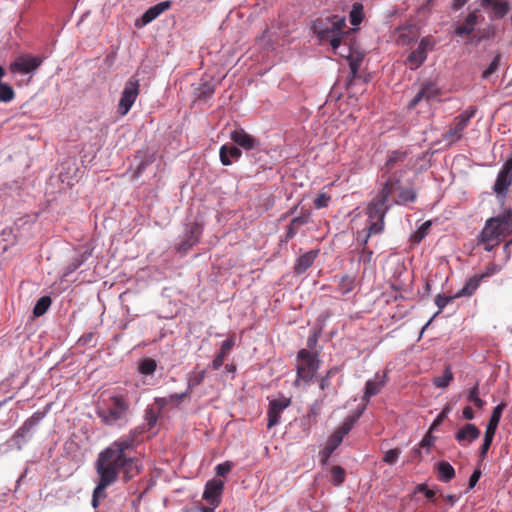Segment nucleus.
Returning <instances> with one entry per match:
<instances>
[{
	"instance_id": "48",
	"label": "nucleus",
	"mask_w": 512,
	"mask_h": 512,
	"mask_svg": "<svg viewBox=\"0 0 512 512\" xmlns=\"http://www.w3.org/2000/svg\"><path fill=\"white\" fill-rule=\"evenodd\" d=\"M370 221H371V223L368 227V234L363 241L364 245L367 244V241H368V238L370 237V235L380 233L384 227V220H370Z\"/></svg>"
},
{
	"instance_id": "12",
	"label": "nucleus",
	"mask_w": 512,
	"mask_h": 512,
	"mask_svg": "<svg viewBox=\"0 0 512 512\" xmlns=\"http://www.w3.org/2000/svg\"><path fill=\"white\" fill-rule=\"evenodd\" d=\"M42 64V59L38 56L23 54L18 56L9 65L11 73L29 74L36 71Z\"/></svg>"
},
{
	"instance_id": "63",
	"label": "nucleus",
	"mask_w": 512,
	"mask_h": 512,
	"mask_svg": "<svg viewBox=\"0 0 512 512\" xmlns=\"http://www.w3.org/2000/svg\"><path fill=\"white\" fill-rule=\"evenodd\" d=\"M333 452L334 451L328 448L327 446H325L324 449L320 451L321 463L323 465H326L328 463V460Z\"/></svg>"
},
{
	"instance_id": "31",
	"label": "nucleus",
	"mask_w": 512,
	"mask_h": 512,
	"mask_svg": "<svg viewBox=\"0 0 512 512\" xmlns=\"http://www.w3.org/2000/svg\"><path fill=\"white\" fill-rule=\"evenodd\" d=\"M187 396L188 391H185L183 393H174L167 397H157L155 398V404L161 411L169 405L178 406Z\"/></svg>"
},
{
	"instance_id": "23",
	"label": "nucleus",
	"mask_w": 512,
	"mask_h": 512,
	"mask_svg": "<svg viewBox=\"0 0 512 512\" xmlns=\"http://www.w3.org/2000/svg\"><path fill=\"white\" fill-rule=\"evenodd\" d=\"M230 138L234 143L245 150H252L260 146L259 140L248 134L244 129L232 131Z\"/></svg>"
},
{
	"instance_id": "7",
	"label": "nucleus",
	"mask_w": 512,
	"mask_h": 512,
	"mask_svg": "<svg viewBox=\"0 0 512 512\" xmlns=\"http://www.w3.org/2000/svg\"><path fill=\"white\" fill-rule=\"evenodd\" d=\"M140 93V81L136 75L131 76L125 84L118 103L117 111L121 116H125Z\"/></svg>"
},
{
	"instance_id": "14",
	"label": "nucleus",
	"mask_w": 512,
	"mask_h": 512,
	"mask_svg": "<svg viewBox=\"0 0 512 512\" xmlns=\"http://www.w3.org/2000/svg\"><path fill=\"white\" fill-rule=\"evenodd\" d=\"M408 151L407 150H391L388 151L386 162L382 168L384 173L392 174L396 173V171L393 172L394 169L400 168L402 166L406 167V169H410L412 167L411 161H408Z\"/></svg>"
},
{
	"instance_id": "33",
	"label": "nucleus",
	"mask_w": 512,
	"mask_h": 512,
	"mask_svg": "<svg viewBox=\"0 0 512 512\" xmlns=\"http://www.w3.org/2000/svg\"><path fill=\"white\" fill-rule=\"evenodd\" d=\"M506 408V403L501 402L492 411V415L486 427V434L495 435L497 427L499 425L503 410Z\"/></svg>"
},
{
	"instance_id": "24",
	"label": "nucleus",
	"mask_w": 512,
	"mask_h": 512,
	"mask_svg": "<svg viewBox=\"0 0 512 512\" xmlns=\"http://www.w3.org/2000/svg\"><path fill=\"white\" fill-rule=\"evenodd\" d=\"M492 274V271H486L485 273L481 275H475L467 280L465 285L462 289H460L456 294L455 297H470L472 296L477 288L479 287L481 280L485 277H488Z\"/></svg>"
},
{
	"instance_id": "45",
	"label": "nucleus",
	"mask_w": 512,
	"mask_h": 512,
	"mask_svg": "<svg viewBox=\"0 0 512 512\" xmlns=\"http://www.w3.org/2000/svg\"><path fill=\"white\" fill-rule=\"evenodd\" d=\"M157 368V363L152 358L144 359L139 366V372L143 375H152Z\"/></svg>"
},
{
	"instance_id": "44",
	"label": "nucleus",
	"mask_w": 512,
	"mask_h": 512,
	"mask_svg": "<svg viewBox=\"0 0 512 512\" xmlns=\"http://www.w3.org/2000/svg\"><path fill=\"white\" fill-rule=\"evenodd\" d=\"M51 305V298L49 296H42L35 304L33 314L36 317H40L46 313Z\"/></svg>"
},
{
	"instance_id": "8",
	"label": "nucleus",
	"mask_w": 512,
	"mask_h": 512,
	"mask_svg": "<svg viewBox=\"0 0 512 512\" xmlns=\"http://www.w3.org/2000/svg\"><path fill=\"white\" fill-rule=\"evenodd\" d=\"M475 107H469L457 117L454 118L449 129L445 133V139L450 142H456L463 136V131L467 128L469 121L476 114Z\"/></svg>"
},
{
	"instance_id": "62",
	"label": "nucleus",
	"mask_w": 512,
	"mask_h": 512,
	"mask_svg": "<svg viewBox=\"0 0 512 512\" xmlns=\"http://www.w3.org/2000/svg\"><path fill=\"white\" fill-rule=\"evenodd\" d=\"M435 438L431 436L429 433L426 434L423 439L421 440L419 446L421 448H426L429 452L430 447L433 445Z\"/></svg>"
},
{
	"instance_id": "53",
	"label": "nucleus",
	"mask_w": 512,
	"mask_h": 512,
	"mask_svg": "<svg viewBox=\"0 0 512 512\" xmlns=\"http://www.w3.org/2000/svg\"><path fill=\"white\" fill-rule=\"evenodd\" d=\"M450 412V408L449 407H445L439 414L438 416L435 418V420L433 421V423L431 424L430 428H429V433L433 430H435L439 425L442 424V422L446 419L448 413Z\"/></svg>"
},
{
	"instance_id": "55",
	"label": "nucleus",
	"mask_w": 512,
	"mask_h": 512,
	"mask_svg": "<svg viewBox=\"0 0 512 512\" xmlns=\"http://www.w3.org/2000/svg\"><path fill=\"white\" fill-rule=\"evenodd\" d=\"M493 438L494 436L493 435H489V434H486L484 435V440H483V443H482V446H481V449H480V456L482 458H484L492 444V441H493Z\"/></svg>"
},
{
	"instance_id": "52",
	"label": "nucleus",
	"mask_w": 512,
	"mask_h": 512,
	"mask_svg": "<svg viewBox=\"0 0 512 512\" xmlns=\"http://www.w3.org/2000/svg\"><path fill=\"white\" fill-rule=\"evenodd\" d=\"M331 196L327 193H320L314 200V205L317 209L325 208L328 206Z\"/></svg>"
},
{
	"instance_id": "47",
	"label": "nucleus",
	"mask_w": 512,
	"mask_h": 512,
	"mask_svg": "<svg viewBox=\"0 0 512 512\" xmlns=\"http://www.w3.org/2000/svg\"><path fill=\"white\" fill-rule=\"evenodd\" d=\"M15 93L13 88L5 83L0 85V101L7 103L14 99Z\"/></svg>"
},
{
	"instance_id": "58",
	"label": "nucleus",
	"mask_w": 512,
	"mask_h": 512,
	"mask_svg": "<svg viewBox=\"0 0 512 512\" xmlns=\"http://www.w3.org/2000/svg\"><path fill=\"white\" fill-rule=\"evenodd\" d=\"M320 411H321V404L319 402H315L309 408L307 416L309 418H313L314 422L316 423L317 422V418H318V416L320 414Z\"/></svg>"
},
{
	"instance_id": "36",
	"label": "nucleus",
	"mask_w": 512,
	"mask_h": 512,
	"mask_svg": "<svg viewBox=\"0 0 512 512\" xmlns=\"http://www.w3.org/2000/svg\"><path fill=\"white\" fill-rule=\"evenodd\" d=\"M483 7H492L494 16L503 18L509 11V4L506 1L482 0Z\"/></svg>"
},
{
	"instance_id": "13",
	"label": "nucleus",
	"mask_w": 512,
	"mask_h": 512,
	"mask_svg": "<svg viewBox=\"0 0 512 512\" xmlns=\"http://www.w3.org/2000/svg\"><path fill=\"white\" fill-rule=\"evenodd\" d=\"M360 414L349 415L346 417L333 434L328 438L326 445L328 448L335 451L339 445L342 443L343 438L352 430L355 423L358 421Z\"/></svg>"
},
{
	"instance_id": "26",
	"label": "nucleus",
	"mask_w": 512,
	"mask_h": 512,
	"mask_svg": "<svg viewBox=\"0 0 512 512\" xmlns=\"http://www.w3.org/2000/svg\"><path fill=\"white\" fill-rule=\"evenodd\" d=\"M311 212L306 210L302 211L297 217H294L287 227L286 241L291 240L297 234L299 228L308 223Z\"/></svg>"
},
{
	"instance_id": "25",
	"label": "nucleus",
	"mask_w": 512,
	"mask_h": 512,
	"mask_svg": "<svg viewBox=\"0 0 512 512\" xmlns=\"http://www.w3.org/2000/svg\"><path fill=\"white\" fill-rule=\"evenodd\" d=\"M480 430L474 424H466L455 434V439L460 443L464 442L471 443L480 436Z\"/></svg>"
},
{
	"instance_id": "46",
	"label": "nucleus",
	"mask_w": 512,
	"mask_h": 512,
	"mask_svg": "<svg viewBox=\"0 0 512 512\" xmlns=\"http://www.w3.org/2000/svg\"><path fill=\"white\" fill-rule=\"evenodd\" d=\"M345 470L341 466H333L331 468L332 483L335 486L341 485L345 481Z\"/></svg>"
},
{
	"instance_id": "54",
	"label": "nucleus",
	"mask_w": 512,
	"mask_h": 512,
	"mask_svg": "<svg viewBox=\"0 0 512 512\" xmlns=\"http://www.w3.org/2000/svg\"><path fill=\"white\" fill-rule=\"evenodd\" d=\"M232 469V463L226 461L224 463L218 464L215 468V472L217 476L225 477Z\"/></svg>"
},
{
	"instance_id": "64",
	"label": "nucleus",
	"mask_w": 512,
	"mask_h": 512,
	"mask_svg": "<svg viewBox=\"0 0 512 512\" xmlns=\"http://www.w3.org/2000/svg\"><path fill=\"white\" fill-rule=\"evenodd\" d=\"M421 460H422V452H421L420 448L412 449V451L410 452V455H409V461L414 462V461H421Z\"/></svg>"
},
{
	"instance_id": "18",
	"label": "nucleus",
	"mask_w": 512,
	"mask_h": 512,
	"mask_svg": "<svg viewBox=\"0 0 512 512\" xmlns=\"http://www.w3.org/2000/svg\"><path fill=\"white\" fill-rule=\"evenodd\" d=\"M171 6L172 2L169 0L157 3L156 5L147 9L145 13L135 21V26L137 28H142L146 26L147 24L155 20L157 17H159L162 13L170 9Z\"/></svg>"
},
{
	"instance_id": "19",
	"label": "nucleus",
	"mask_w": 512,
	"mask_h": 512,
	"mask_svg": "<svg viewBox=\"0 0 512 512\" xmlns=\"http://www.w3.org/2000/svg\"><path fill=\"white\" fill-rule=\"evenodd\" d=\"M397 175L400 176V179L406 172L405 169H399L396 170ZM416 199V193L412 188L403 187L400 184L399 189L393 191V195L390 198V204H398V205H404L408 202H413Z\"/></svg>"
},
{
	"instance_id": "28",
	"label": "nucleus",
	"mask_w": 512,
	"mask_h": 512,
	"mask_svg": "<svg viewBox=\"0 0 512 512\" xmlns=\"http://www.w3.org/2000/svg\"><path fill=\"white\" fill-rule=\"evenodd\" d=\"M241 155V150L236 146L222 145L219 150L220 161L224 166L231 165V159L237 161Z\"/></svg>"
},
{
	"instance_id": "17",
	"label": "nucleus",
	"mask_w": 512,
	"mask_h": 512,
	"mask_svg": "<svg viewBox=\"0 0 512 512\" xmlns=\"http://www.w3.org/2000/svg\"><path fill=\"white\" fill-rule=\"evenodd\" d=\"M201 235L202 226L199 223L193 222L188 224L186 227L185 238L181 243H179L177 250L179 252L186 253L199 242Z\"/></svg>"
},
{
	"instance_id": "30",
	"label": "nucleus",
	"mask_w": 512,
	"mask_h": 512,
	"mask_svg": "<svg viewBox=\"0 0 512 512\" xmlns=\"http://www.w3.org/2000/svg\"><path fill=\"white\" fill-rule=\"evenodd\" d=\"M216 85L213 81V79L210 80H204L201 79V82L199 83L198 87L194 89V96L199 100H206L215 92Z\"/></svg>"
},
{
	"instance_id": "1",
	"label": "nucleus",
	"mask_w": 512,
	"mask_h": 512,
	"mask_svg": "<svg viewBox=\"0 0 512 512\" xmlns=\"http://www.w3.org/2000/svg\"><path fill=\"white\" fill-rule=\"evenodd\" d=\"M135 447V438L130 435L112 442L102 450L95 461L97 476H103L115 483L120 472L123 473V480L128 482L141 472L139 459L130 456L128 451Z\"/></svg>"
},
{
	"instance_id": "50",
	"label": "nucleus",
	"mask_w": 512,
	"mask_h": 512,
	"mask_svg": "<svg viewBox=\"0 0 512 512\" xmlns=\"http://www.w3.org/2000/svg\"><path fill=\"white\" fill-rule=\"evenodd\" d=\"M468 401L472 402L479 409L483 408L485 405V401L479 397L478 385H475L472 389H470Z\"/></svg>"
},
{
	"instance_id": "59",
	"label": "nucleus",
	"mask_w": 512,
	"mask_h": 512,
	"mask_svg": "<svg viewBox=\"0 0 512 512\" xmlns=\"http://www.w3.org/2000/svg\"><path fill=\"white\" fill-rule=\"evenodd\" d=\"M145 419L147 421L148 426L151 428L156 425L158 420V414L153 411V409H147L145 413Z\"/></svg>"
},
{
	"instance_id": "21",
	"label": "nucleus",
	"mask_w": 512,
	"mask_h": 512,
	"mask_svg": "<svg viewBox=\"0 0 512 512\" xmlns=\"http://www.w3.org/2000/svg\"><path fill=\"white\" fill-rule=\"evenodd\" d=\"M41 417L39 414H33L30 418H28L23 425L16 430L13 435V441L18 449L22 448V445L27 441V436L31 432V430L39 423Z\"/></svg>"
},
{
	"instance_id": "41",
	"label": "nucleus",
	"mask_w": 512,
	"mask_h": 512,
	"mask_svg": "<svg viewBox=\"0 0 512 512\" xmlns=\"http://www.w3.org/2000/svg\"><path fill=\"white\" fill-rule=\"evenodd\" d=\"M453 378L454 376L450 366H446L443 375L433 379V384L438 388H445L450 384Z\"/></svg>"
},
{
	"instance_id": "35",
	"label": "nucleus",
	"mask_w": 512,
	"mask_h": 512,
	"mask_svg": "<svg viewBox=\"0 0 512 512\" xmlns=\"http://www.w3.org/2000/svg\"><path fill=\"white\" fill-rule=\"evenodd\" d=\"M438 479L447 483L455 477L454 467L447 461H440L436 465Z\"/></svg>"
},
{
	"instance_id": "6",
	"label": "nucleus",
	"mask_w": 512,
	"mask_h": 512,
	"mask_svg": "<svg viewBox=\"0 0 512 512\" xmlns=\"http://www.w3.org/2000/svg\"><path fill=\"white\" fill-rule=\"evenodd\" d=\"M320 361L316 353L307 349H301L297 353V378L294 382L295 386H299V382H310L319 369Z\"/></svg>"
},
{
	"instance_id": "42",
	"label": "nucleus",
	"mask_w": 512,
	"mask_h": 512,
	"mask_svg": "<svg viewBox=\"0 0 512 512\" xmlns=\"http://www.w3.org/2000/svg\"><path fill=\"white\" fill-rule=\"evenodd\" d=\"M350 23L353 26H358L364 18L363 5L361 3H354L349 14Z\"/></svg>"
},
{
	"instance_id": "57",
	"label": "nucleus",
	"mask_w": 512,
	"mask_h": 512,
	"mask_svg": "<svg viewBox=\"0 0 512 512\" xmlns=\"http://www.w3.org/2000/svg\"><path fill=\"white\" fill-rule=\"evenodd\" d=\"M416 490H417L418 492H422V493H424L425 497H426L429 501H433V502L435 501V495H436V493H435L433 490L429 489L425 484H419V485H417Z\"/></svg>"
},
{
	"instance_id": "5",
	"label": "nucleus",
	"mask_w": 512,
	"mask_h": 512,
	"mask_svg": "<svg viewBox=\"0 0 512 512\" xmlns=\"http://www.w3.org/2000/svg\"><path fill=\"white\" fill-rule=\"evenodd\" d=\"M346 20L344 17L333 15L325 20H318L314 24V30L321 41L330 43L332 49L336 52L340 47L342 38L346 34Z\"/></svg>"
},
{
	"instance_id": "39",
	"label": "nucleus",
	"mask_w": 512,
	"mask_h": 512,
	"mask_svg": "<svg viewBox=\"0 0 512 512\" xmlns=\"http://www.w3.org/2000/svg\"><path fill=\"white\" fill-rule=\"evenodd\" d=\"M457 297L454 296H445V295H441V294H438L437 297L435 298V304L437 305L438 307V311L435 313V315L425 324V326L422 328V331L420 333V336L423 334L424 330L430 325V323L432 322L433 318L438 315L444 308L445 306L451 302L453 299H456Z\"/></svg>"
},
{
	"instance_id": "40",
	"label": "nucleus",
	"mask_w": 512,
	"mask_h": 512,
	"mask_svg": "<svg viewBox=\"0 0 512 512\" xmlns=\"http://www.w3.org/2000/svg\"><path fill=\"white\" fill-rule=\"evenodd\" d=\"M114 484L112 481L106 479L103 476H98V482L96 487L93 490L94 498L103 499L106 497V489Z\"/></svg>"
},
{
	"instance_id": "43",
	"label": "nucleus",
	"mask_w": 512,
	"mask_h": 512,
	"mask_svg": "<svg viewBox=\"0 0 512 512\" xmlns=\"http://www.w3.org/2000/svg\"><path fill=\"white\" fill-rule=\"evenodd\" d=\"M205 376H206L205 370L193 371L190 374L189 379H188L187 390H186V391H188V395L190 394V392L193 388L199 386L204 381Z\"/></svg>"
},
{
	"instance_id": "3",
	"label": "nucleus",
	"mask_w": 512,
	"mask_h": 512,
	"mask_svg": "<svg viewBox=\"0 0 512 512\" xmlns=\"http://www.w3.org/2000/svg\"><path fill=\"white\" fill-rule=\"evenodd\" d=\"M130 402L124 394H114L98 402L96 414L108 426L124 420L129 412Z\"/></svg>"
},
{
	"instance_id": "10",
	"label": "nucleus",
	"mask_w": 512,
	"mask_h": 512,
	"mask_svg": "<svg viewBox=\"0 0 512 512\" xmlns=\"http://www.w3.org/2000/svg\"><path fill=\"white\" fill-rule=\"evenodd\" d=\"M435 42L431 36L423 37L418 47L413 50L407 57L406 63L409 65L411 70L418 69L427 59L429 51L434 49Z\"/></svg>"
},
{
	"instance_id": "38",
	"label": "nucleus",
	"mask_w": 512,
	"mask_h": 512,
	"mask_svg": "<svg viewBox=\"0 0 512 512\" xmlns=\"http://www.w3.org/2000/svg\"><path fill=\"white\" fill-rule=\"evenodd\" d=\"M413 29L411 26H401L397 29L396 42L399 45H408L414 40Z\"/></svg>"
},
{
	"instance_id": "9",
	"label": "nucleus",
	"mask_w": 512,
	"mask_h": 512,
	"mask_svg": "<svg viewBox=\"0 0 512 512\" xmlns=\"http://www.w3.org/2000/svg\"><path fill=\"white\" fill-rule=\"evenodd\" d=\"M346 57L349 60L350 74L345 83V87L350 93L355 94L357 92L355 90V86L359 82H362L363 84H366L368 82V79L362 78L359 74V68H360L361 62L363 60V54L362 53H354L352 51V48L349 47L348 55Z\"/></svg>"
},
{
	"instance_id": "11",
	"label": "nucleus",
	"mask_w": 512,
	"mask_h": 512,
	"mask_svg": "<svg viewBox=\"0 0 512 512\" xmlns=\"http://www.w3.org/2000/svg\"><path fill=\"white\" fill-rule=\"evenodd\" d=\"M512 185V156L506 160L498 172L493 191L497 196L506 198L509 187Z\"/></svg>"
},
{
	"instance_id": "60",
	"label": "nucleus",
	"mask_w": 512,
	"mask_h": 512,
	"mask_svg": "<svg viewBox=\"0 0 512 512\" xmlns=\"http://www.w3.org/2000/svg\"><path fill=\"white\" fill-rule=\"evenodd\" d=\"M430 227V222H425L423 223L420 228L417 230V232L415 233L414 235V238H415V241L416 242H419L421 241L425 235H426V232H427V229Z\"/></svg>"
},
{
	"instance_id": "37",
	"label": "nucleus",
	"mask_w": 512,
	"mask_h": 512,
	"mask_svg": "<svg viewBox=\"0 0 512 512\" xmlns=\"http://www.w3.org/2000/svg\"><path fill=\"white\" fill-rule=\"evenodd\" d=\"M91 255H92V251L86 250L79 257L72 259L71 262L65 267L63 276L67 277L71 273L75 272L79 267H81V265L85 261H87V259L89 257H91Z\"/></svg>"
},
{
	"instance_id": "32",
	"label": "nucleus",
	"mask_w": 512,
	"mask_h": 512,
	"mask_svg": "<svg viewBox=\"0 0 512 512\" xmlns=\"http://www.w3.org/2000/svg\"><path fill=\"white\" fill-rule=\"evenodd\" d=\"M337 290L341 295H347L352 292L356 286V277L351 275H336Z\"/></svg>"
},
{
	"instance_id": "4",
	"label": "nucleus",
	"mask_w": 512,
	"mask_h": 512,
	"mask_svg": "<svg viewBox=\"0 0 512 512\" xmlns=\"http://www.w3.org/2000/svg\"><path fill=\"white\" fill-rule=\"evenodd\" d=\"M400 187V176L397 172L388 176L384 182L381 190L369 203L367 208V214L370 220H384V217L391 207L390 198L393 195V191Z\"/></svg>"
},
{
	"instance_id": "51",
	"label": "nucleus",
	"mask_w": 512,
	"mask_h": 512,
	"mask_svg": "<svg viewBox=\"0 0 512 512\" xmlns=\"http://www.w3.org/2000/svg\"><path fill=\"white\" fill-rule=\"evenodd\" d=\"M400 454H401L400 449H398V448L390 449L385 453V455L383 457V461L389 465H394L397 462Z\"/></svg>"
},
{
	"instance_id": "61",
	"label": "nucleus",
	"mask_w": 512,
	"mask_h": 512,
	"mask_svg": "<svg viewBox=\"0 0 512 512\" xmlns=\"http://www.w3.org/2000/svg\"><path fill=\"white\" fill-rule=\"evenodd\" d=\"M481 477V470L475 469L471 474L468 482V488L473 489Z\"/></svg>"
},
{
	"instance_id": "29",
	"label": "nucleus",
	"mask_w": 512,
	"mask_h": 512,
	"mask_svg": "<svg viewBox=\"0 0 512 512\" xmlns=\"http://www.w3.org/2000/svg\"><path fill=\"white\" fill-rule=\"evenodd\" d=\"M318 251L312 250L304 253L301 255L295 263L294 266V272L296 274H303L308 268L312 266L314 263L316 257H317Z\"/></svg>"
},
{
	"instance_id": "27",
	"label": "nucleus",
	"mask_w": 512,
	"mask_h": 512,
	"mask_svg": "<svg viewBox=\"0 0 512 512\" xmlns=\"http://www.w3.org/2000/svg\"><path fill=\"white\" fill-rule=\"evenodd\" d=\"M234 345H235L234 336H230L222 343L219 353L212 361V367L214 370H218L221 368V366L224 363L225 358L230 353V351L232 350Z\"/></svg>"
},
{
	"instance_id": "16",
	"label": "nucleus",
	"mask_w": 512,
	"mask_h": 512,
	"mask_svg": "<svg viewBox=\"0 0 512 512\" xmlns=\"http://www.w3.org/2000/svg\"><path fill=\"white\" fill-rule=\"evenodd\" d=\"M223 490L224 482L222 480L211 479L207 481L202 497L211 507L217 508L221 504Z\"/></svg>"
},
{
	"instance_id": "56",
	"label": "nucleus",
	"mask_w": 512,
	"mask_h": 512,
	"mask_svg": "<svg viewBox=\"0 0 512 512\" xmlns=\"http://www.w3.org/2000/svg\"><path fill=\"white\" fill-rule=\"evenodd\" d=\"M154 161V155L148 156L146 159L142 160L135 171V177H139L143 171L146 169V167L151 164Z\"/></svg>"
},
{
	"instance_id": "2",
	"label": "nucleus",
	"mask_w": 512,
	"mask_h": 512,
	"mask_svg": "<svg viewBox=\"0 0 512 512\" xmlns=\"http://www.w3.org/2000/svg\"><path fill=\"white\" fill-rule=\"evenodd\" d=\"M512 234V209H506L501 214L490 217L477 237V244L491 252L502 240Z\"/></svg>"
},
{
	"instance_id": "22",
	"label": "nucleus",
	"mask_w": 512,
	"mask_h": 512,
	"mask_svg": "<svg viewBox=\"0 0 512 512\" xmlns=\"http://www.w3.org/2000/svg\"><path fill=\"white\" fill-rule=\"evenodd\" d=\"M386 383V373H376L373 379L367 380L362 400L368 402L371 397L378 395Z\"/></svg>"
},
{
	"instance_id": "49",
	"label": "nucleus",
	"mask_w": 512,
	"mask_h": 512,
	"mask_svg": "<svg viewBox=\"0 0 512 512\" xmlns=\"http://www.w3.org/2000/svg\"><path fill=\"white\" fill-rule=\"evenodd\" d=\"M501 61V55L497 54L492 62L489 64V66L482 72V78L488 79L493 73H495L499 66Z\"/></svg>"
},
{
	"instance_id": "20",
	"label": "nucleus",
	"mask_w": 512,
	"mask_h": 512,
	"mask_svg": "<svg viewBox=\"0 0 512 512\" xmlns=\"http://www.w3.org/2000/svg\"><path fill=\"white\" fill-rule=\"evenodd\" d=\"M439 95V89L433 82H425L422 84L420 91L414 96V98L409 102L408 108L414 109L419 102L425 100L426 102H430L435 99Z\"/></svg>"
},
{
	"instance_id": "34",
	"label": "nucleus",
	"mask_w": 512,
	"mask_h": 512,
	"mask_svg": "<svg viewBox=\"0 0 512 512\" xmlns=\"http://www.w3.org/2000/svg\"><path fill=\"white\" fill-rule=\"evenodd\" d=\"M477 18L476 12L469 13L464 22L456 27L455 33L459 36L470 35L475 29Z\"/></svg>"
},
{
	"instance_id": "15",
	"label": "nucleus",
	"mask_w": 512,
	"mask_h": 512,
	"mask_svg": "<svg viewBox=\"0 0 512 512\" xmlns=\"http://www.w3.org/2000/svg\"><path fill=\"white\" fill-rule=\"evenodd\" d=\"M291 399L282 396L278 399L270 400L267 411V428L271 429L280 423L282 412L289 407Z\"/></svg>"
}]
</instances>
